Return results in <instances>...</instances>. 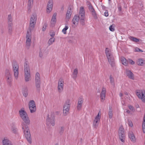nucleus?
<instances>
[{"mask_svg": "<svg viewBox=\"0 0 145 145\" xmlns=\"http://www.w3.org/2000/svg\"><path fill=\"white\" fill-rule=\"evenodd\" d=\"M12 67L14 76L17 79L19 74V65L17 62H15L13 63Z\"/></svg>", "mask_w": 145, "mask_h": 145, "instance_id": "0eeeda50", "label": "nucleus"}, {"mask_svg": "<svg viewBox=\"0 0 145 145\" xmlns=\"http://www.w3.org/2000/svg\"><path fill=\"white\" fill-rule=\"evenodd\" d=\"M55 39L54 38H51L49 40L48 42V44L49 45H50L52 44L54 42Z\"/></svg>", "mask_w": 145, "mask_h": 145, "instance_id": "72a5a7b5", "label": "nucleus"}, {"mask_svg": "<svg viewBox=\"0 0 145 145\" xmlns=\"http://www.w3.org/2000/svg\"><path fill=\"white\" fill-rule=\"evenodd\" d=\"M31 31H27L26 35V46L28 48L30 47L31 43Z\"/></svg>", "mask_w": 145, "mask_h": 145, "instance_id": "1a4fd4ad", "label": "nucleus"}, {"mask_svg": "<svg viewBox=\"0 0 145 145\" xmlns=\"http://www.w3.org/2000/svg\"><path fill=\"white\" fill-rule=\"evenodd\" d=\"M136 94L139 98L141 99L143 102L145 103V91L144 90H137Z\"/></svg>", "mask_w": 145, "mask_h": 145, "instance_id": "9d476101", "label": "nucleus"}, {"mask_svg": "<svg viewBox=\"0 0 145 145\" xmlns=\"http://www.w3.org/2000/svg\"><path fill=\"white\" fill-rule=\"evenodd\" d=\"M128 124L129 126L131 127L133 126V125L132 122L131 121L129 120L128 121Z\"/></svg>", "mask_w": 145, "mask_h": 145, "instance_id": "de8ad7c7", "label": "nucleus"}, {"mask_svg": "<svg viewBox=\"0 0 145 145\" xmlns=\"http://www.w3.org/2000/svg\"><path fill=\"white\" fill-rule=\"evenodd\" d=\"M8 22H12V19L11 14L8 15Z\"/></svg>", "mask_w": 145, "mask_h": 145, "instance_id": "37998d69", "label": "nucleus"}, {"mask_svg": "<svg viewBox=\"0 0 145 145\" xmlns=\"http://www.w3.org/2000/svg\"><path fill=\"white\" fill-rule=\"evenodd\" d=\"M55 145H58V144H56Z\"/></svg>", "mask_w": 145, "mask_h": 145, "instance_id": "69168bd1", "label": "nucleus"}, {"mask_svg": "<svg viewBox=\"0 0 145 145\" xmlns=\"http://www.w3.org/2000/svg\"><path fill=\"white\" fill-rule=\"evenodd\" d=\"M142 129L144 133H145V114L144 115L142 124Z\"/></svg>", "mask_w": 145, "mask_h": 145, "instance_id": "c85d7f7f", "label": "nucleus"}, {"mask_svg": "<svg viewBox=\"0 0 145 145\" xmlns=\"http://www.w3.org/2000/svg\"><path fill=\"white\" fill-rule=\"evenodd\" d=\"M104 14L105 16L106 17L108 16V12L107 11L105 12Z\"/></svg>", "mask_w": 145, "mask_h": 145, "instance_id": "4d7b16f0", "label": "nucleus"}, {"mask_svg": "<svg viewBox=\"0 0 145 145\" xmlns=\"http://www.w3.org/2000/svg\"><path fill=\"white\" fill-rule=\"evenodd\" d=\"M30 106L32 107L36 106L35 102L33 100H31L29 102V107H30Z\"/></svg>", "mask_w": 145, "mask_h": 145, "instance_id": "f704fd0d", "label": "nucleus"}, {"mask_svg": "<svg viewBox=\"0 0 145 145\" xmlns=\"http://www.w3.org/2000/svg\"><path fill=\"white\" fill-rule=\"evenodd\" d=\"M69 26L67 25H65V27L62 30V32L64 34H65L67 33L66 31L68 29Z\"/></svg>", "mask_w": 145, "mask_h": 145, "instance_id": "e433bc0d", "label": "nucleus"}, {"mask_svg": "<svg viewBox=\"0 0 145 145\" xmlns=\"http://www.w3.org/2000/svg\"><path fill=\"white\" fill-rule=\"evenodd\" d=\"M57 14L56 13H54L53 14L51 22L52 24H55L56 22V18Z\"/></svg>", "mask_w": 145, "mask_h": 145, "instance_id": "393cba45", "label": "nucleus"}, {"mask_svg": "<svg viewBox=\"0 0 145 145\" xmlns=\"http://www.w3.org/2000/svg\"><path fill=\"white\" fill-rule=\"evenodd\" d=\"M78 73V69L77 68H76L74 70V71L72 73V78L74 80H75L77 78Z\"/></svg>", "mask_w": 145, "mask_h": 145, "instance_id": "5701e85b", "label": "nucleus"}, {"mask_svg": "<svg viewBox=\"0 0 145 145\" xmlns=\"http://www.w3.org/2000/svg\"><path fill=\"white\" fill-rule=\"evenodd\" d=\"M70 107V101L67 100L65 103L63 107V114L64 116L67 115L69 113Z\"/></svg>", "mask_w": 145, "mask_h": 145, "instance_id": "39448f33", "label": "nucleus"}, {"mask_svg": "<svg viewBox=\"0 0 145 145\" xmlns=\"http://www.w3.org/2000/svg\"><path fill=\"white\" fill-rule=\"evenodd\" d=\"M64 81L62 79H60L58 82V91L59 92L61 93L63 90Z\"/></svg>", "mask_w": 145, "mask_h": 145, "instance_id": "f8f14e48", "label": "nucleus"}, {"mask_svg": "<svg viewBox=\"0 0 145 145\" xmlns=\"http://www.w3.org/2000/svg\"><path fill=\"white\" fill-rule=\"evenodd\" d=\"M33 3V0H28V6L30 8V7Z\"/></svg>", "mask_w": 145, "mask_h": 145, "instance_id": "4c0bfd02", "label": "nucleus"}, {"mask_svg": "<svg viewBox=\"0 0 145 145\" xmlns=\"http://www.w3.org/2000/svg\"><path fill=\"white\" fill-rule=\"evenodd\" d=\"M119 137L121 141L123 142H124V139L125 137V133L123 127L121 126L119 129L118 131Z\"/></svg>", "mask_w": 145, "mask_h": 145, "instance_id": "6e6552de", "label": "nucleus"}, {"mask_svg": "<svg viewBox=\"0 0 145 145\" xmlns=\"http://www.w3.org/2000/svg\"><path fill=\"white\" fill-rule=\"evenodd\" d=\"M100 118L101 116L99 115V112L97 115L95 117L93 122V126L95 128H96L98 126Z\"/></svg>", "mask_w": 145, "mask_h": 145, "instance_id": "ddd939ff", "label": "nucleus"}, {"mask_svg": "<svg viewBox=\"0 0 145 145\" xmlns=\"http://www.w3.org/2000/svg\"><path fill=\"white\" fill-rule=\"evenodd\" d=\"M135 52H143V51L139 49V48L136 47L135 48Z\"/></svg>", "mask_w": 145, "mask_h": 145, "instance_id": "79ce46f5", "label": "nucleus"}, {"mask_svg": "<svg viewBox=\"0 0 145 145\" xmlns=\"http://www.w3.org/2000/svg\"><path fill=\"white\" fill-rule=\"evenodd\" d=\"M129 137L132 141H135V137L132 132H129Z\"/></svg>", "mask_w": 145, "mask_h": 145, "instance_id": "a878e982", "label": "nucleus"}, {"mask_svg": "<svg viewBox=\"0 0 145 145\" xmlns=\"http://www.w3.org/2000/svg\"><path fill=\"white\" fill-rule=\"evenodd\" d=\"M128 107L129 109L133 111L134 110V108L133 106L131 105H129Z\"/></svg>", "mask_w": 145, "mask_h": 145, "instance_id": "3c124183", "label": "nucleus"}, {"mask_svg": "<svg viewBox=\"0 0 145 145\" xmlns=\"http://www.w3.org/2000/svg\"><path fill=\"white\" fill-rule=\"evenodd\" d=\"M64 130V128L63 127H61L59 129V133H63Z\"/></svg>", "mask_w": 145, "mask_h": 145, "instance_id": "a18cd8bd", "label": "nucleus"}, {"mask_svg": "<svg viewBox=\"0 0 145 145\" xmlns=\"http://www.w3.org/2000/svg\"><path fill=\"white\" fill-rule=\"evenodd\" d=\"M45 29H46V28L45 27H43V28H42V31H44L45 30Z\"/></svg>", "mask_w": 145, "mask_h": 145, "instance_id": "052dcab7", "label": "nucleus"}, {"mask_svg": "<svg viewBox=\"0 0 145 145\" xmlns=\"http://www.w3.org/2000/svg\"><path fill=\"white\" fill-rule=\"evenodd\" d=\"M50 35L52 37H53L54 36L55 33L54 32H53L52 33H50Z\"/></svg>", "mask_w": 145, "mask_h": 145, "instance_id": "6e6d98bb", "label": "nucleus"}, {"mask_svg": "<svg viewBox=\"0 0 145 145\" xmlns=\"http://www.w3.org/2000/svg\"><path fill=\"white\" fill-rule=\"evenodd\" d=\"M3 145H12L11 142L8 139L4 138L3 141Z\"/></svg>", "mask_w": 145, "mask_h": 145, "instance_id": "b1692460", "label": "nucleus"}, {"mask_svg": "<svg viewBox=\"0 0 145 145\" xmlns=\"http://www.w3.org/2000/svg\"><path fill=\"white\" fill-rule=\"evenodd\" d=\"M83 101L84 99L83 98H79L77 106V109L78 110H80L81 109Z\"/></svg>", "mask_w": 145, "mask_h": 145, "instance_id": "aec40b11", "label": "nucleus"}, {"mask_svg": "<svg viewBox=\"0 0 145 145\" xmlns=\"http://www.w3.org/2000/svg\"><path fill=\"white\" fill-rule=\"evenodd\" d=\"M35 82L36 88L38 90L39 89L40 86V74L38 72H37L35 74Z\"/></svg>", "mask_w": 145, "mask_h": 145, "instance_id": "423d86ee", "label": "nucleus"}, {"mask_svg": "<svg viewBox=\"0 0 145 145\" xmlns=\"http://www.w3.org/2000/svg\"><path fill=\"white\" fill-rule=\"evenodd\" d=\"M8 32L10 34H11L12 31V27H8Z\"/></svg>", "mask_w": 145, "mask_h": 145, "instance_id": "603ef678", "label": "nucleus"}, {"mask_svg": "<svg viewBox=\"0 0 145 145\" xmlns=\"http://www.w3.org/2000/svg\"><path fill=\"white\" fill-rule=\"evenodd\" d=\"M12 132L15 133L16 134L17 132V128H16L15 127H13L11 129Z\"/></svg>", "mask_w": 145, "mask_h": 145, "instance_id": "58836bf2", "label": "nucleus"}, {"mask_svg": "<svg viewBox=\"0 0 145 145\" xmlns=\"http://www.w3.org/2000/svg\"><path fill=\"white\" fill-rule=\"evenodd\" d=\"M29 66L27 62H25L24 65V74L30 73Z\"/></svg>", "mask_w": 145, "mask_h": 145, "instance_id": "412c9836", "label": "nucleus"}, {"mask_svg": "<svg viewBox=\"0 0 145 145\" xmlns=\"http://www.w3.org/2000/svg\"><path fill=\"white\" fill-rule=\"evenodd\" d=\"M89 8L90 11L93 10H94V8H93L92 7L91 5H90L89 6Z\"/></svg>", "mask_w": 145, "mask_h": 145, "instance_id": "5fc2aeb1", "label": "nucleus"}, {"mask_svg": "<svg viewBox=\"0 0 145 145\" xmlns=\"http://www.w3.org/2000/svg\"><path fill=\"white\" fill-rule=\"evenodd\" d=\"M71 14V12L67 11L66 16V20H69L70 18Z\"/></svg>", "mask_w": 145, "mask_h": 145, "instance_id": "2f4dec72", "label": "nucleus"}, {"mask_svg": "<svg viewBox=\"0 0 145 145\" xmlns=\"http://www.w3.org/2000/svg\"><path fill=\"white\" fill-rule=\"evenodd\" d=\"M53 7V1L52 0H50L48 3L47 12L48 13H49L52 10Z\"/></svg>", "mask_w": 145, "mask_h": 145, "instance_id": "f3484780", "label": "nucleus"}, {"mask_svg": "<svg viewBox=\"0 0 145 145\" xmlns=\"http://www.w3.org/2000/svg\"><path fill=\"white\" fill-rule=\"evenodd\" d=\"M20 117L27 124H29L30 121L29 120L27 114L24 110V108H22L19 111Z\"/></svg>", "mask_w": 145, "mask_h": 145, "instance_id": "f03ea898", "label": "nucleus"}, {"mask_svg": "<svg viewBox=\"0 0 145 145\" xmlns=\"http://www.w3.org/2000/svg\"><path fill=\"white\" fill-rule=\"evenodd\" d=\"M79 20V17L78 15H75L74 16L72 20V22L74 25V26H76L77 25Z\"/></svg>", "mask_w": 145, "mask_h": 145, "instance_id": "a211bd4d", "label": "nucleus"}, {"mask_svg": "<svg viewBox=\"0 0 145 145\" xmlns=\"http://www.w3.org/2000/svg\"><path fill=\"white\" fill-rule=\"evenodd\" d=\"M126 112L127 113H129L130 112V111L129 110H127V111H126Z\"/></svg>", "mask_w": 145, "mask_h": 145, "instance_id": "680f3d73", "label": "nucleus"}, {"mask_svg": "<svg viewBox=\"0 0 145 145\" xmlns=\"http://www.w3.org/2000/svg\"><path fill=\"white\" fill-rule=\"evenodd\" d=\"M55 120L54 117L50 118L49 116H48L46 119V124L48 125L51 124L52 126L55 125Z\"/></svg>", "mask_w": 145, "mask_h": 145, "instance_id": "4468645a", "label": "nucleus"}, {"mask_svg": "<svg viewBox=\"0 0 145 145\" xmlns=\"http://www.w3.org/2000/svg\"><path fill=\"white\" fill-rule=\"evenodd\" d=\"M12 22H8V27H12Z\"/></svg>", "mask_w": 145, "mask_h": 145, "instance_id": "864d4df0", "label": "nucleus"}, {"mask_svg": "<svg viewBox=\"0 0 145 145\" xmlns=\"http://www.w3.org/2000/svg\"><path fill=\"white\" fill-rule=\"evenodd\" d=\"M25 79L26 82H28L30 80L31 78L30 73L25 74Z\"/></svg>", "mask_w": 145, "mask_h": 145, "instance_id": "bb28decb", "label": "nucleus"}, {"mask_svg": "<svg viewBox=\"0 0 145 145\" xmlns=\"http://www.w3.org/2000/svg\"><path fill=\"white\" fill-rule=\"evenodd\" d=\"M120 59L121 62L123 65L125 66L127 65L128 62L125 57L122 56L120 57Z\"/></svg>", "mask_w": 145, "mask_h": 145, "instance_id": "4be33fe9", "label": "nucleus"}, {"mask_svg": "<svg viewBox=\"0 0 145 145\" xmlns=\"http://www.w3.org/2000/svg\"><path fill=\"white\" fill-rule=\"evenodd\" d=\"M28 90L27 88H25L23 89L22 93L23 95L25 97H27L28 95Z\"/></svg>", "mask_w": 145, "mask_h": 145, "instance_id": "c756f323", "label": "nucleus"}, {"mask_svg": "<svg viewBox=\"0 0 145 145\" xmlns=\"http://www.w3.org/2000/svg\"><path fill=\"white\" fill-rule=\"evenodd\" d=\"M129 39L133 41V42H138L139 41V39L132 36L129 37Z\"/></svg>", "mask_w": 145, "mask_h": 145, "instance_id": "473e14b6", "label": "nucleus"}, {"mask_svg": "<svg viewBox=\"0 0 145 145\" xmlns=\"http://www.w3.org/2000/svg\"><path fill=\"white\" fill-rule=\"evenodd\" d=\"M84 18L79 19L80 20V22L81 24L83 25H84Z\"/></svg>", "mask_w": 145, "mask_h": 145, "instance_id": "a19ab883", "label": "nucleus"}, {"mask_svg": "<svg viewBox=\"0 0 145 145\" xmlns=\"http://www.w3.org/2000/svg\"><path fill=\"white\" fill-rule=\"evenodd\" d=\"M144 61L143 59H140L137 61V63L138 65H143L144 64Z\"/></svg>", "mask_w": 145, "mask_h": 145, "instance_id": "7c9ffc66", "label": "nucleus"}, {"mask_svg": "<svg viewBox=\"0 0 145 145\" xmlns=\"http://www.w3.org/2000/svg\"><path fill=\"white\" fill-rule=\"evenodd\" d=\"M37 20V15L35 13L33 14L30 18L29 26L28 31H31L33 30L36 24Z\"/></svg>", "mask_w": 145, "mask_h": 145, "instance_id": "7ed1b4c3", "label": "nucleus"}, {"mask_svg": "<svg viewBox=\"0 0 145 145\" xmlns=\"http://www.w3.org/2000/svg\"><path fill=\"white\" fill-rule=\"evenodd\" d=\"M110 79L111 83L112 84L114 83V79L111 75L110 76Z\"/></svg>", "mask_w": 145, "mask_h": 145, "instance_id": "c03bdc74", "label": "nucleus"}, {"mask_svg": "<svg viewBox=\"0 0 145 145\" xmlns=\"http://www.w3.org/2000/svg\"><path fill=\"white\" fill-rule=\"evenodd\" d=\"M123 95V94L121 93H120V94H119V96L120 97H122Z\"/></svg>", "mask_w": 145, "mask_h": 145, "instance_id": "bf43d9fd", "label": "nucleus"}, {"mask_svg": "<svg viewBox=\"0 0 145 145\" xmlns=\"http://www.w3.org/2000/svg\"><path fill=\"white\" fill-rule=\"evenodd\" d=\"M29 108L31 113H33L35 112L36 110V106L32 107L30 106V107H29Z\"/></svg>", "mask_w": 145, "mask_h": 145, "instance_id": "c9c22d12", "label": "nucleus"}, {"mask_svg": "<svg viewBox=\"0 0 145 145\" xmlns=\"http://www.w3.org/2000/svg\"><path fill=\"white\" fill-rule=\"evenodd\" d=\"M5 76L7 83L9 85H11L12 78L11 74L9 70H7L6 71Z\"/></svg>", "mask_w": 145, "mask_h": 145, "instance_id": "9b49d317", "label": "nucleus"}, {"mask_svg": "<svg viewBox=\"0 0 145 145\" xmlns=\"http://www.w3.org/2000/svg\"><path fill=\"white\" fill-rule=\"evenodd\" d=\"M106 89L105 88L103 87L100 93V97L101 102H103L105 100L106 96Z\"/></svg>", "mask_w": 145, "mask_h": 145, "instance_id": "2eb2a0df", "label": "nucleus"}, {"mask_svg": "<svg viewBox=\"0 0 145 145\" xmlns=\"http://www.w3.org/2000/svg\"><path fill=\"white\" fill-rule=\"evenodd\" d=\"M125 95H127V92H125Z\"/></svg>", "mask_w": 145, "mask_h": 145, "instance_id": "e2e57ef3", "label": "nucleus"}, {"mask_svg": "<svg viewBox=\"0 0 145 145\" xmlns=\"http://www.w3.org/2000/svg\"><path fill=\"white\" fill-rule=\"evenodd\" d=\"M128 62L131 65H134L135 64L134 62L132 59H129Z\"/></svg>", "mask_w": 145, "mask_h": 145, "instance_id": "8fccbe9b", "label": "nucleus"}, {"mask_svg": "<svg viewBox=\"0 0 145 145\" xmlns=\"http://www.w3.org/2000/svg\"><path fill=\"white\" fill-rule=\"evenodd\" d=\"M78 16L79 17V19L84 18L85 12L83 7H81L80 8L79 15Z\"/></svg>", "mask_w": 145, "mask_h": 145, "instance_id": "dca6fc26", "label": "nucleus"}, {"mask_svg": "<svg viewBox=\"0 0 145 145\" xmlns=\"http://www.w3.org/2000/svg\"><path fill=\"white\" fill-rule=\"evenodd\" d=\"M72 9V7L71 6H69L68 8V9L67 11H69L70 12H71Z\"/></svg>", "mask_w": 145, "mask_h": 145, "instance_id": "13d9d810", "label": "nucleus"}, {"mask_svg": "<svg viewBox=\"0 0 145 145\" xmlns=\"http://www.w3.org/2000/svg\"><path fill=\"white\" fill-rule=\"evenodd\" d=\"M126 73L129 78L132 80L134 79V74L130 70L128 69H126Z\"/></svg>", "mask_w": 145, "mask_h": 145, "instance_id": "6ab92c4d", "label": "nucleus"}, {"mask_svg": "<svg viewBox=\"0 0 145 145\" xmlns=\"http://www.w3.org/2000/svg\"><path fill=\"white\" fill-rule=\"evenodd\" d=\"M113 110L112 108L110 106L109 109L108 116L110 118H112L113 116Z\"/></svg>", "mask_w": 145, "mask_h": 145, "instance_id": "cd10ccee", "label": "nucleus"}, {"mask_svg": "<svg viewBox=\"0 0 145 145\" xmlns=\"http://www.w3.org/2000/svg\"><path fill=\"white\" fill-rule=\"evenodd\" d=\"M105 52L109 63L111 67H114L115 66V63L111 50L109 48H106Z\"/></svg>", "mask_w": 145, "mask_h": 145, "instance_id": "f257e3e1", "label": "nucleus"}, {"mask_svg": "<svg viewBox=\"0 0 145 145\" xmlns=\"http://www.w3.org/2000/svg\"><path fill=\"white\" fill-rule=\"evenodd\" d=\"M92 12V14L93 16L94 17H96V13H95V11L94 10H93L91 11Z\"/></svg>", "mask_w": 145, "mask_h": 145, "instance_id": "09e8293b", "label": "nucleus"}, {"mask_svg": "<svg viewBox=\"0 0 145 145\" xmlns=\"http://www.w3.org/2000/svg\"><path fill=\"white\" fill-rule=\"evenodd\" d=\"M43 50H40L39 52V57H42L43 56Z\"/></svg>", "mask_w": 145, "mask_h": 145, "instance_id": "ea45409f", "label": "nucleus"}, {"mask_svg": "<svg viewBox=\"0 0 145 145\" xmlns=\"http://www.w3.org/2000/svg\"><path fill=\"white\" fill-rule=\"evenodd\" d=\"M119 9L120 10H121V9L120 8H119Z\"/></svg>", "mask_w": 145, "mask_h": 145, "instance_id": "0e129e2a", "label": "nucleus"}, {"mask_svg": "<svg viewBox=\"0 0 145 145\" xmlns=\"http://www.w3.org/2000/svg\"><path fill=\"white\" fill-rule=\"evenodd\" d=\"M22 129L25 137L28 142L30 144H31V135L28 127L27 125L23 126L22 127Z\"/></svg>", "mask_w": 145, "mask_h": 145, "instance_id": "20e7f679", "label": "nucleus"}, {"mask_svg": "<svg viewBox=\"0 0 145 145\" xmlns=\"http://www.w3.org/2000/svg\"><path fill=\"white\" fill-rule=\"evenodd\" d=\"M109 29L110 30L112 31H114L115 30L113 26L112 25L110 26Z\"/></svg>", "mask_w": 145, "mask_h": 145, "instance_id": "49530a36", "label": "nucleus"}]
</instances>
